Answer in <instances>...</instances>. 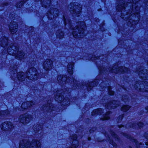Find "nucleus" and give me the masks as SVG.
Returning a JSON list of instances; mask_svg holds the SVG:
<instances>
[{"label": "nucleus", "instance_id": "f257e3e1", "mask_svg": "<svg viewBox=\"0 0 148 148\" xmlns=\"http://www.w3.org/2000/svg\"><path fill=\"white\" fill-rule=\"evenodd\" d=\"M116 10L122 12L121 17L127 21V25L130 27L136 25L140 17V7L137 2L140 0H117Z\"/></svg>", "mask_w": 148, "mask_h": 148}, {"label": "nucleus", "instance_id": "f03ea898", "mask_svg": "<svg viewBox=\"0 0 148 148\" xmlns=\"http://www.w3.org/2000/svg\"><path fill=\"white\" fill-rule=\"evenodd\" d=\"M57 81L60 85H63L65 84L66 82L68 83H71L72 84H73V88L74 89H76L81 88L85 85L86 86L88 90H90L91 88L94 86H96L97 84L99 83V82H101L100 84V87H101L102 90L103 89L104 90V88H106L105 86V84L107 83L106 81H104L103 79L99 80L98 79H95L94 81L91 83H87L86 84H84L82 85L78 83V82L75 80L73 78H71V77L67 78V76H64L61 75H59L57 78Z\"/></svg>", "mask_w": 148, "mask_h": 148}, {"label": "nucleus", "instance_id": "7ed1b4c3", "mask_svg": "<svg viewBox=\"0 0 148 148\" xmlns=\"http://www.w3.org/2000/svg\"><path fill=\"white\" fill-rule=\"evenodd\" d=\"M63 20L64 25L68 27L69 29H70L72 32V35L75 38H82L85 35L84 29L86 27L85 23L84 21H80L76 23V25L73 27V25L69 17L66 15H64ZM66 27H67L66 26Z\"/></svg>", "mask_w": 148, "mask_h": 148}, {"label": "nucleus", "instance_id": "20e7f679", "mask_svg": "<svg viewBox=\"0 0 148 148\" xmlns=\"http://www.w3.org/2000/svg\"><path fill=\"white\" fill-rule=\"evenodd\" d=\"M138 72V75L140 78L145 81H138L133 87L138 91L148 92V70L144 67H141L135 71Z\"/></svg>", "mask_w": 148, "mask_h": 148}, {"label": "nucleus", "instance_id": "39448f33", "mask_svg": "<svg viewBox=\"0 0 148 148\" xmlns=\"http://www.w3.org/2000/svg\"><path fill=\"white\" fill-rule=\"evenodd\" d=\"M100 74L102 75V73L107 74L108 72L115 73H120L127 72L129 71L128 69L124 66H119L118 65L115 64L112 68L110 67L106 69L103 66H99Z\"/></svg>", "mask_w": 148, "mask_h": 148}, {"label": "nucleus", "instance_id": "423d86ee", "mask_svg": "<svg viewBox=\"0 0 148 148\" xmlns=\"http://www.w3.org/2000/svg\"><path fill=\"white\" fill-rule=\"evenodd\" d=\"M19 47L16 44L10 45L7 49L8 54L15 56L16 58L21 60L23 58L25 53L23 51H18Z\"/></svg>", "mask_w": 148, "mask_h": 148}, {"label": "nucleus", "instance_id": "0eeeda50", "mask_svg": "<svg viewBox=\"0 0 148 148\" xmlns=\"http://www.w3.org/2000/svg\"><path fill=\"white\" fill-rule=\"evenodd\" d=\"M40 143L39 140H33L30 143L26 140H22L19 143V148H40Z\"/></svg>", "mask_w": 148, "mask_h": 148}, {"label": "nucleus", "instance_id": "6e6552de", "mask_svg": "<svg viewBox=\"0 0 148 148\" xmlns=\"http://www.w3.org/2000/svg\"><path fill=\"white\" fill-rule=\"evenodd\" d=\"M68 9L71 13L78 16L82 12V6L77 2L71 3L68 5Z\"/></svg>", "mask_w": 148, "mask_h": 148}, {"label": "nucleus", "instance_id": "1a4fd4ad", "mask_svg": "<svg viewBox=\"0 0 148 148\" xmlns=\"http://www.w3.org/2000/svg\"><path fill=\"white\" fill-rule=\"evenodd\" d=\"M26 77L30 80H36L39 77L38 73L36 68L31 67L28 69L26 72Z\"/></svg>", "mask_w": 148, "mask_h": 148}, {"label": "nucleus", "instance_id": "9d476101", "mask_svg": "<svg viewBox=\"0 0 148 148\" xmlns=\"http://www.w3.org/2000/svg\"><path fill=\"white\" fill-rule=\"evenodd\" d=\"M33 119L32 116L26 113L21 115L19 116L18 121L23 124H27Z\"/></svg>", "mask_w": 148, "mask_h": 148}, {"label": "nucleus", "instance_id": "9b49d317", "mask_svg": "<svg viewBox=\"0 0 148 148\" xmlns=\"http://www.w3.org/2000/svg\"><path fill=\"white\" fill-rule=\"evenodd\" d=\"M59 13L58 9L51 8L47 13L46 15L49 19H53L59 15Z\"/></svg>", "mask_w": 148, "mask_h": 148}, {"label": "nucleus", "instance_id": "f8f14e48", "mask_svg": "<svg viewBox=\"0 0 148 148\" xmlns=\"http://www.w3.org/2000/svg\"><path fill=\"white\" fill-rule=\"evenodd\" d=\"M55 107L51 103V100H49L46 104L43 105L42 107V110L45 112H51L54 110Z\"/></svg>", "mask_w": 148, "mask_h": 148}, {"label": "nucleus", "instance_id": "ddd939ff", "mask_svg": "<svg viewBox=\"0 0 148 148\" xmlns=\"http://www.w3.org/2000/svg\"><path fill=\"white\" fill-rule=\"evenodd\" d=\"M14 126L12 123L10 121H5L1 125V129L4 131H11L14 129Z\"/></svg>", "mask_w": 148, "mask_h": 148}, {"label": "nucleus", "instance_id": "4468645a", "mask_svg": "<svg viewBox=\"0 0 148 148\" xmlns=\"http://www.w3.org/2000/svg\"><path fill=\"white\" fill-rule=\"evenodd\" d=\"M143 124L141 122L136 123V121H133L126 124V127L127 129L132 128L134 129H138L143 127Z\"/></svg>", "mask_w": 148, "mask_h": 148}, {"label": "nucleus", "instance_id": "2eb2a0df", "mask_svg": "<svg viewBox=\"0 0 148 148\" xmlns=\"http://www.w3.org/2000/svg\"><path fill=\"white\" fill-rule=\"evenodd\" d=\"M64 91H62V89L58 90L56 91V95L55 96V100L58 102H62L64 97Z\"/></svg>", "mask_w": 148, "mask_h": 148}, {"label": "nucleus", "instance_id": "dca6fc26", "mask_svg": "<svg viewBox=\"0 0 148 148\" xmlns=\"http://www.w3.org/2000/svg\"><path fill=\"white\" fill-rule=\"evenodd\" d=\"M53 65V62L49 59L46 60L42 64L43 68L46 71L51 70Z\"/></svg>", "mask_w": 148, "mask_h": 148}, {"label": "nucleus", "instance_id": "f3484780", "mask_svg": "<svg viewBox=\"0 0 148 148\" xmlns=\"http://www.w3.org/2000/svg\"><path fill=\"white\" fill-rule=\"evenodd\" d=\"M10 31L12 34L16 33L18 30V25L16 22L13 21L10 23L9 25Z\"/></svg>", "mask_w": 148, "mask_h": 148}, {"label": "nucleus", "instance_id": "a211bd4d", "mask_svg": "<svg viewBox=\"0 0 148 148\" xmlns=\"http://www.w3.org/2000/svg\"><path fill=\"white\" fill-rule=\"evenodd\" d=\"M120 104L119 101H110L105 105V107L108 109H114L118 107Z\"/></svg>", "mask_w": 148, "mask_h": 148}, {"label": "nucleus", "instance_id": "6ab92c4d", "mask_svg": "<svg viewBox=\"0 0 148 148\" xmlns=\"http://www.w3.org/2000/svg\"><path fill=\"white\" fill-rule=\"evenodd\" d=\"M122 134L123 136L127 138L130 139L132 142H134L135 145H136L137 148H139L140 147V146L142 145V144L141 143H138L137 140H136L134 139V137H132L131 136L123 133H122Z\"/></svg>", "mask_w": 148, "mask_h": 148}, {"label": "nucleus", "instance_id": "aec40b11", "mask_svg": "<svg viewBox=\"0 0 148 148\" xmlns=\"http://www.w3.org/2000/svg\"><path fill=\"white\" fill-rule=\"evenodd\" d=\"M35 104L32 101H27L24 102L21 105L22 108L23 110H26L28 108L30 107L33 105Z\"/></svg>", "mask_w": 148, "mask_h": 148}, {"label": "nucleus", "instance_id": "412c9836", "mask_svg": "<svg viewBox=\"0 0 148 148\" xmlns=\"http://www.w3.org/2000/svg\"><path fill=\"white\" fill-rule=\"evenodd\" d=\"M40 0H35L36 1H38ZM41 4L42 6L45 8H48L50 5L51 3V0H41Z\"/></svg>", "mask_w": 148, "mask_h": 148}, {"label": "nucleus", "instance_id": "4be33fe9", "mask_svg": "<svg viewBox=\"0 0 148 148\" xmlns=\"http://www.w3.org/2000/svg\"><path fill=\"white\" fill-rule=\"evenodd\" d=\"M8 39L7 37L3 36L0 39V42L1 46L3 48H5L8 43Z\"/></svg>", "mask_w": 148, "mask_h": 148}, {"label": "nucleus", "instance_id": "5701e85b", "mask_svg": "<svg viewBox=\"0 0 148 148\" xmlns=\"http://www.w3.org/2000/svg\"><path fill=\"white\" fill-rule=\"evenodd\" d=\"M42 125L38 124L34 125L33 127V129L35 133H41L42 132Z\"/></svg>", "mask_w": 148, "mask_h": 148}, {"label": "nucleus", "instance_id": "b1692460", "mask_svg": "<svg viewBox=\"0 0 148 148\" xmlns=\"http://www.w3.org/2000/svg\"><path fill=\"white\" fill-rule=\"evenodd\" d=\"M74 63L73 62L70 63L68 64L67 68V70L69 73L70 75L71 78H72L71 75L73 73V69Z\"/></svg>", "mask_w": 148, "mask_h": 148}, {"label": "nucleus", "instance_id": "393cba45", "mask_svg": "<svg viewBox=\"0 0 148 148\" xmlns=\"http://www.w3.org/2000/svg\"><path fill=\"white\" fill-rule=\"evenodd\" d=\"M17 77L18 80L22 82L25 80L26 76L24 73L19 72L17 73Z\"/></svg>", "mask_w": 148, "mask_h": 148}, {"label": "nucleus", "instance_id": "a878e982", "mask_svg": "<svg viewBox=\"0 0 148 148\" xmlns=\"http://www.w3.org/2000/svg\"><path fill=\"white\" fill-rule=\"evenodd\" d=\"M10 70H12V71L13 73V76L12 75H11L12 78V79H14L13 78V77H14L15 75H14L16 74V73L17 72V66L16 65H13V66H11L10 67ZM16 76V75H15Z\"/></svg>", "mask_w": 148, "mask_h": 148}, {"label": "nucleus", "instance_id": "bb28decb", "mask_svg": "<svg viewBox=\"0 0 148 148\" xmlns=\"http://www.w3.org/2000/svg\"><path fill=\"white\" fill-rule=\"evenodd\" d=\"M61 103L62 106H65L69 105L70 103V102L69 101V99L67 97H65V98H64L63 100V101H62Z\"/></svg>", "mask_w": 148, "mask_h": 148}, {"label": "nucleus", "instance_id": "cd10ccee", "mask_svg": "<svg viewBox=\"0 0 148 148\" xmlns=\"http://www.w3.org/2000/svg\"><path fill=\"white\" fill-rule=\"evenodd\" d=\"M103 113V111L101 109L99 108L94 110L92 113V115H95L96 114H101Z\"/></svg>", "mask_w": 148, "mask_h": 148}, {"label": "nucleus", "instance_id": "c85d7f7f", "mask_svg": "<svg viewBox=\"0 0 148 148\" xmlns=\"http://www.w3.org/2000/svg\"><path fill=\"white\" fill-rule=\"evenodd\" d=\"M110 113V112H108L106 114H103V117L101 118V119L102 120H105L109 119L110 118L109 115Z\"/></svg>", "mask_w": 148, "mask_h": 148}, {"label": "nucleus", "instance_id": "c756f323", "mask_svg": "<svg viewBox=\"0 0 148 148\" xmlns=\"http://www.w3.org/2000/svg\"><path fill=\"white\" fill-rule=\"evenodd\" d=\"M56 34L57 38L60 39L62 38L64 36L63 33L60 30L56 32Z\"/></svg>", "mask_w": 148, "mask_h": 148}, {"label": "nucleus", "instance_id": "7c9ffc66", "mask_svg": "<svg viewBox=\"0 0 148 148\" xmlns=\"http://www.w3.org/2000/svg\"><path fill=\"white\" fill-rule=\"evenodd\" d=\"M88 57V59L89 60H96L98 59H100L102 58L100 56L99 57H95L91 54L89 55Z\"/></svg>", "mask_w": 148, "mask_h": 148}, {"label": "nucleus", "instance_id": "2f4dec72", "mask_svg": "<svg viewBox=\"0 0 148 148\" xmlns=\"http://www.w3.org/2000/svg\"><path fill=\"white\" fill-rule=\"evenodd\" d=\"M9 112L8 110L1 111H0V117H3L9 114Z\"/></svg>", "mask_w": 148, "mask_h": 148}, {"label": "nucleus", "instance_id": "473e14b6", "mask_svg": "<svg viewBox=\"0 0 148 148\" xmlns=\"http://www.w3.org/2000/svg\"><path fill=\"white\" fill-rule=\"evenodd\" d=\"M27 0H23V1H21L19 3H17L16 4V7L17 8H20L23 3L27 1Z\"/></svg>", "mask_w": 148, "mask_h": 148}, {"label": "nucleus", "instance_id": "72a5a7b5", "mask_svg": "<svg viewBox=\"0 0 148 148\" xmlns=\"http://www.w3.org/2000/svg\"><path fill=\"white\" fill-rule=\"evenodd\" d=\"M130 108V107L128 105H124L122 107L121 110L124 112H126L129 110Z\"/></svg>", "mask_w": 148, "mask_h": 148}, {"label": "nucleus", "instance_id": "f704fd0d", "mask_svg": "<svg viewBox=\"0 0 148 148\" xmlns=\"http://www.w3.org/2000/svg\"><path fill=\"white\" fill-rule=\"evenodd\" d=\"M110 133L112 137L115 138L116 140H119V137H118L112 131H111L110 132Z\"/></svg>", "mask_w": 148, "mask_h": 148}, {"label": "nucleus", "instance_id": "c9c22d12", "mask_svg": "<svg viewBox=\"0 0 148 148\" xmlns=\"http://www.w3.org/2000/svg\"><path fill=\"white\" fill-rule=\"evenodd\" d=\"M108 139L110 143L114 147H117V145L112 140H111L110 137L108 136Z\"/></svg>", "mask_w": 148, "mask_h": 148}, {"label": "nucleus", "instance_id": "e433bc0d", "mask_svg": "<svg viewBox=\"0 0 148 148\" xmlns=\"http://www.w3.org/2000/svg\"><path fill=\"white\" fill-rule=\"evenodd\" d=\"M122 100L123 102H126L129 101V99L127 96L124 95L122 96Z\"/></svg>", "mask_w": 148, "mask_h": 148}, {"label": "nucleus", "instance_id": "4c0bfd02", "mask_svg": "<svg viewBox=\"0 0 148 148\" xmlns=\"http://www.w3.org/2000/svg\"><path fill=\"white\" fill-rule=\"evenodd\" d=\"M111 87L110 86H109L108 87V91L109 94L111 95H113L114 93V92L113 91L111 90Z\"/></svg>", "mask_w": 148, "mask_h": 148}, {"label": "nucleus", "instance_id": "58836bf2", "mask_svg": "<svg viewBox=\"0 0 148 148\" xmlns=\"http://www.w3.org/2000/svg\"><path fill=\"white\" fill-rule=\"evenodd\" d=\"M124 116V114L120 116L117 119V121L118 122H120L122 120L123 117Z\"/></svg>", "mask_w": 148, "mask_h": 148}, {"label": "nucleus", "instance_id": "ea45409f", "mask_svg": "<svg viewBox=\"0 0 148 148\" xmlns=\"http://www.w3.org/2000/svg\"><path fill=\"white\" fill-rule=\"evenodd\" d=\"M144 136L145 138L148 140V132H145ZM145 144L147 145H148V141L145 143Z\"/></svg>", "mask_w": 148, "mask_h": 148}, {"label": "nucleus", "instance_id": "a19ab883", "mask_svg": "<svg viewBox=\"0 0 148 148\" xmlns=\"http://www.w3.org/2000/svg\"><path fill=\"white\" fill-rule=\"evenodd\" d=\"M34 30V29L33 27H30L29 28V36L31 35V34H30L32 32H33Z\"/></svg>", "mask_w": 148, "mask_h": 148}, {"label": "nucleus", "instance_id": "79ce46f5", "mask_svg": "<svg viewBox=\"0 0 148 148\" xmlns=\"http://www.w3.org/2000/svg\"><path fill=\"white\" fill-rule=\"evenodd\" d=\"M129 79V77H125V78H124V80L126 82H127L128 83L130 84L129 83L128 79Z\"/></svg>", "mask_w": 148, "mask_h": 148}, {"label": "nucleus", "instance_id": "37998d69", "mask_svg": "<svg viewBox=\"0 0 148 148\" xmlns=\"http://www.w3.org/2000/svg\"><path fill=\"white\" fill-rule=\"evenodd\" d=\"M125 86H124V85H122V84H121V87L123 88V89L125 90H127L126 88H125Z\"/></svg>", "mask_w": 148, "mask_h": 148}, {"label": "nucleus", "instance_id": "c03bdc74", "mask_svg": "<svg viewBox=\"0 0 148 148\" xmlns=\"http://www.w3.org/2000/svg\"><path fill=\"white\" fill-rule=\"evenodd\" d=\"M8 3H3V4L2 6H4L5 5H8Z\"/></svg>", "mask_w": 148, "mask_h": 148}, {"label": "nucleus", "instance_id": "a18cd8bd", "mask_svg": "<svg viewBox=\"0 0 148 148\" xmlns=\"http://www.w3.org/2000/svg\"><path fill=\"white\" fill-rule=\"evenodd\" d=\"M94 128H92V129H90V133H91L92 131H94Z\"/></svg>", "mask_w": 148, "mask_h": 148}, {"label": "nucleus", "instance_id": "49530a36", "mask_svg": "<svg viewBox=\"0 0 148 148\" xmlns=\"http://www.w3.org/2000/svg\"><path fill=\"white\" fill-rule=\"evenodd\" d=\"M124 127V126L123 125H119L118 126L120 128H121V127Z\"/></svg>", "mask_w": 148, "mask_h": 148}, {"label": "nucleus", "instance_id": "de8ad7c7", "mask_svg": "<svg viewBox=\"0 0 148 148\" xmlns=\"http://www.w3.org/2000/svg\"><path fill=\"white\" fill-rule=\"evenodd\" d=\"M134 97H132V96H131V98H132V99H134V98H135V97H136V95H134Z\"/></svg>", "mask_w": 148, "mask_h": 148}, {"label": "nucleus", "instance_id": "09e8293b", "mask_svg": "<svg viewBox=\"0 0 148 148\" xmlns=\"http://www.w3.org/2000/svg\"><path fill=\"white\" fill-rule=\"evenodd\" d=\"M147 110V112L148 113V106L145 108Z\"/></svg>", "mask_w": 148, "mask_h": 148}, {"label": "nucleus", "instance_id": "8fccbe9b", "mask_svg": "<svg viewBox=\"0 0 148 148\" xmlns=\"http://www.w3.org/2000/svg\"><path fill=\"white\" fill-rule=\"evenodd\" d=\"M14 18H15V17H14ZM11 19H12L13 20H14V21H16V19H15V18H14V19H13V18L12 17V18H11Z\"/></svg>", "mask_w": 148, "mask_h": 148}, {"label": "nucleus", "instance_id": "3c124183", "mask_svg": "<svg viewBox=\"0 0 148 148\" xmlns=\"http://www.w3.org/2000/svg\"><path fill=\"white\" fill-rule=\"evenodd\" d=\"M88 140H90L91 139V138L90 137H88Z\"/></svg>", "mask_w": 148, "mask_h": 148}, {"label": "nucleus", "instance_id": "603ef678", "mask_svg": "<svg viewBox=\"0 0 148 148\" xmlns=\"http://www.w3.org/2000/svg\"><path fill=\"white\" fill-rule=\"evenodd\" d=\"M101 10V9H99L98 10V11H99L100 10Z\"/></svg>", "mask_w": 148, "mask_h": 148}, {"label": "nucleus", "instance_id": "864d4df0", "mask_svg": "<svg viewBox=\"0 0 148 148\" xmlns=\"http://www.w3.org/2000/svg\"><path fill=\"white\" fill-rule=\"evenodd\" d=\"M120 43V42L119 41V43Z\"/></svg>", "mask_w": 148, "mask_h": 148}, {"label": "nucleus", "instance_id": "5fc2aeb1", "mask_svg": "<svg viewBox=\"0 0 148 148\" xmlns=\"http://www.w3.org/2000/svg\"><path fill=\"white\" fill-rule=\"evenodd\" d=\"M105 136H106V134H105Z\"/></svg>", "mask_w": 148, "mask_h": 148}, {"label": "nucleus", "instance_id": "6e6d98bb", "mask_svg": "<svg viewBox=\"0 0 148 148\" xmlns=\"http://www.w3.org/2000/svg\"><path fill=\"white\" fill-rule=\"evenodd\" d=\"M45 125V124H44L43 125V126H44Z\"/></svg>", "mask_w": 148, "mask_h": 148}, {"label": "nucleus", "instance_id": "4d7b16f0", "mask_svg": "<svg viewBox=\"0 0 148 148\" xmlns=\"http://www.w3.org/2000/svg\"><path fill=\"white\" fill-rule=\"evenodd\" d=\"M1 30L0 29V32H1Z\"/></svg>", "mask_w": 148, "mask_h": 148}, {"label": "nucleus", "instance_id": "13d9d810", "mask_svg": "<svg viewBox=\"0 0 148 148\" xmlns=\"http://www.w3.org/2000/svg\"><path fill=\"white\" fill-rule=\"evenodd\" d=\"M105 79H106L105 78H104Z\"/></svg>", "mask_w": 148, "mask_h": 148}, {"label": "nucleus", "instance_id": "bf43d9fd", "mask_svg": "<svg viewBox=\"0 0 148 148\" xmlns=\"http://www.w3.org/2000/svg\"><path fill=\"white\" fill-rule=\"evenodd\" d=\"M146 148H148V147H147Z\"/></svg>", "mask_w": 148, "mask_h": 148}]
</instances>
